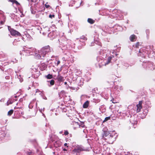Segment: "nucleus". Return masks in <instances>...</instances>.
<instances>
[{"mask_svg": "<svg viewBox=\"0 0 155 155\" xmlns=\"http://www.w3.org/2000/svg\"><path fill=\"white\" fill-rule=\"evenodd\" d=\"M49 45L45 46L42 48L39 51L42 57L44 58L46 54L52 51Z\"/></svg>", "mask_w": 155, "mask_h": 155, "instance_id": "f257e3e1", "label": "nucleus"}, {"mask_svg": "<svg viewBox=\"0 0 155 155\" xmlns=\"http://www.w3.org/2000/svg\"><path fill=\"white\" fill-rule=\"evenodd\" d=\"M117 133L114 131H112L107 138H105V140H107V142L110 143H112L115 140L116 135Z\"/></svg>", "mask_w": 155, "mask_h": 155, "instance_id": "f03ea898", "label": "nucleus"}, {"mask_svg": "<svg viewBox=\"0 0 155 155\" xmlns=\"http://www.w3.org/2000/svg\"><path fill=\"white\" fill-rule=\"evenodd\" d=\"M8 30L10 32V34L12 36L15 37L21 36V34L20 33L14 29L11 28L10 27H8Z\"/></svg>", "mask_w": 155, "mask_h": 155, "instance_id": "7ed1b4c3", "label": "nucleus"}, {"mask_svg": "<svg viewBox=\"0 0 155 155\" xmlns=\"http://www.w3.org/2000/svg\"><path fill=\"white\" fill-rule=\"evenodd\" d=\"M84 150L82 147L80 146H78L73 150L72 152L74 154L75 153H79L81 152Z\"/></svg>", "mask_w": 155, "mask_h": 155, "instance_id": "20e7f679", "label": "nucleus"}, {"mask_svg": "<svg viewBox=\"0 0 155 155\" xmlns=\"http://www.w3.org/2000/svg\"><path fill=\"white\" fill-rule=\"evenodd\" d=\"M142 101H139L138 104L137 105V107L136 111L138 113L140 111L141 109L142 108Z\"/></svg>", "mask_w": 155, "mask_h": 155, "instance_id": "39448f33", "label": "nucleus"}, {"mask_svg": "<svg viewBox=\"0 0 155 155\" xmlns=\"http://www.w3.org/2000/svg\"><path fill=\"white\" fill-rule=\"evenodd\" d=\"M103 130L104 132V133L102 134V137L103 138L104 137H106L107 138L108 136H109L110 133H109L108 131H106L105 129H104Z\"/></svg>", "mask_w": 155, "mask_h": 155, "instance_id": "423d86ee", "label": "nucleus"}, {"mask_svg": "<svg viewBox=\"0 0 155 155\" xmlns=\"http://www.w3.org/2000/svg\"><path fill=\"white\" fill-rule=\"evenodd\" d=\"M58 81L60 82H63L64 81V78L63 76H62L59 75H58L57 76V78Z\"/></svg>", "mask_w": 155, "mask_h": 155, "instance_id": "0eeeda50", "label": "nucleus"}, {"mask_svg": "<svg viewBox=\"0 0 155 155\" xmlns=\"http://www.w3.org/2000/svg\"><path fill=\"white\" fill-rule=\"evenodd\" d=\"M113 57H114L113 56H109L108 57L107 62L105 64V65H106L110 63L111 61L112 58Z\"/></svg>", "mask_w": 155, "mask_h": 155, "instance_id": "6e6552de", "label": "nucleus"}, {"mask_svg": "<svg viewBox=\"0 0 155 155\" xmlns=\"http://www.w3.org/2000/svg\"><path fill=\"white\" fill-rule=\"evenodd\" d=\"M89 104V102L88 101H86L83 104V107L84 108H87Z\"/></svg>", "mask_w": 155, "mask_h": 155, "instance_id": "1a4fd4ad", "label": "nucleus"}, {"mask_svg": "<svg viewBox=\"0 0 155 155\" xmlns=\"http://www.w3.org/2000/svg\"><path fill=\"white\" fill-rule=\"evenodd\" d=\"M136 36L135 35H132L130 36V39L131 41L133 42L134 41V40L136 39Z\"/></svg>", "mask_w": 155, "mask_h": 155, "instance_id": "9d476101", "label": "nucleus"}, {"mask_svg": "<svg viewBox=\"0 0 155 155\" xmlns=\"http://www.w3.org/2000/svg\"><path fill=\"white\" fill-rule=\"evenodd\" d=\"M87 40V38L85 36L83 35L80 37V41L83 42L84 41H86Z\"/></svg>", "mask_w": 155, "mask_h": 155, "instance_id": "9b49d317", "label": "nucleus"}, {"mask_svg": "<svg viewBox=\"0 0 155 155\" xmlns=\"http://www.w3.org/2000/svg\"><path fill=\"white\" fill-rule=\"evenodd\" d=\"M87 21L88 23L91 24H93L95 22V21L91 18H88Z\"/></svg>", "mask_w": 155, "mask_h": 155, "instance_id": "f8f14e48", "label": "nucleus"}, {"mask_svg": "<svg viewBox=\"0 0 155 155\" xmlns=\"http://www.w3.org/2000/svg\"><path fill=\"white\" fill-rule=\"evenodd\" d=\"M35 56L38 59H42V58H41V57H42V55L41 54L40 52L39 51V54H36Z\"/></svg>", "mask_w": 155, "mask_h": 155, "instance_id": "ddd939ff", "label": "nucleus"}, {"mask_svg": "<svg viewBox=\"0 0 155 155\" xmlns=\"http://www.w3.org/2000/svg\"><path fill=\"white\" fill-rule=\"evenodd\" d=\"M14 112V110H11L9 111H8V115L10 116L12 115V114Z\"/></svg>", "mask_w": 155, "mask_h": 155, "instance_id": "4468645a", "label": "nucleus"}, {"mask_svg": "<svg viewBox=\"0 0 155 155\" xmlns=\"http://www.w3.org/2000/svg\"><path fill=\"white\" fill-rule=\"evenodd\" d=\"M46 77L47 79H51L53 78V76L52 74H49L47 76H46Z\"/></svg>", "mask_w": 155, "mask_h": 155, "instance_id": "2eb2a0df", "label": "nucleus"}, {"mask_svg": "<svg viewBox=\"0 0 155 155\" xmlns=\"http://www.w3.org/2000/svg\"><path fill=\"white\" fill-rule=\"evenodd\" d=\"M48 82H50V84L51 85H53L54 84V80L52 79L51 81H48Z\"/></svg>", "mask_w": 155, "mask_h": 155, "instance_id": "dca6fc26", "label": "nucleus"}, {"mask_svg": "<svg viewBox=\"0 0 155 155\" xmlns=\"http://www.w3.org/2000/svg\"><path fill=\"white\" fill-rule=\"evenodd\" d=\"M110 117H107L105 118L103 122H105L110 120Z\"/></svg>", "mask_w": 155, "mask_h": 155, "instance_id": "f3484780", "label": "nucleus"}, {"mask_svg": "<svg viewBox=\"0 0 155 155\" xmlns=\"http://www.w3.org/2000/svg\"><path fill=\"white\" fill-rule=\"evenodd\" d=\"M140 45V43L139 42H137L135 45V47L136 48H138L139 46Z\"/></svg>", "mask_w": 155, "mask_h": 155, "instance_id": "a211bd4d", "label": "nucleus"}, {"mask_svg": "<svg viewBox=\"0 0 155 155\" xmlns=\"http://www.w3.org/2000/svg\"><path fill=\"white\" fill-rule=\"evenodd\" d=\"M111 101H112V103L114 104H116L118 103V102H116V101H114L113 98V99L111 100Z\"/></svg>", "mask_w": 155, "mask_h": 155, "instance_id": "6ab92c4d", "label": "nucleus"}, {"mask_svg": "<svg viewBox=\"0 0 155 155\" xmlns=\"http://www.w3.org/2000/svg\"><path fill=\"white\" fill-rule=\"evenodd\" d=\"M69 134V133L68 131L67 130H65V131L64 133V134L65 135H68Z\"/></svg>", "mask_w": 155, "mask_h": 155, "instance_id": "aec40b11", "label": "nucleus"}, {"mask_svg": "<svg viewBox=\"0 0 155 155\" xmlns=\"http://www.w3.org/2000/svg\"><path fill=\"white\" fill-rule=\"evenodd\" d=\"M13 3H14L15 4H16V5H19V3L16 0H14L13 2Z\"/></svg>", "mask_w": 155, "mask_h": 155, "instance_id": "412c9836", "label": "nucleus"}, {"mask_svg": "<svg viewBox=\"0 0 155 155\" xmlns=\"http://www.w3.org/2000/svg\"><path fill=\"white\" fill-rule=\"evenodd\" d=\"M49 17L50 18H54L55 15H49Z\"/></svg>", "mask_w": 155, "mask_h": 155, "instance_id": "4be33fe9", "label": "nucleus"}, {"mask_svg": "<svg viewBox=\"0 0 155 155\" xmlns=\"http://www.w3.org/2000/svg\"><path fill=\"white\" fill-rule=\"evenodd\" d=\"M5 21V19H4V21H0V24L2 25H3L4 24Z\"/></svg>", "mask_w": 155, "mask_h": 155, "instance_id": "5701e85b", "label": "nucleus"}, {"mask_svg": "<svg viewBox=\"0 0 155 155\" xmlns=\"http://www.w3.org/2000/svg\"><path fill=\"white\" fill-rule=\"evenodd\" d=\"M32 153V151H31L30 150H29V151H28L27 152V154L28 155H30Z\"/></svg>", "mask_w": 155, "mask_h": 155, "instance_id": "b1692460", "label": "nucleus"}, {"mask_svg": "<svg viewBox=\"0 0 155 155\" xmlns=\"http://www.w3.org/2000/svg\"><path fill=\"white\" fill-rule=\"evenodd\" d=\"M45 7L47 8H48L50 7L49 5H47V4H45Z\"/></svg>", "mask_w": 155, "mask_h": 155, "instance_id": "393cba45", "label": "nucleus"}, {"mask_svg": "<svg viewBox=\"0 0 155 155\" xmlns=\"http://www.w3.org/2000/svg\"><path fill=\"white\" fill-rule=\"evenodd\" d=\"M60 63V61H57V66H58Z\"/></svg>", "mask_w": 155, "mask_h": 155, "instance_id": "a878e982", "label": "nucleus"}, {"mask_svg": "<svg viewBox=\"0 0 155 155\" xmlns=\"http://www.w3.org/2000/svg\"><path fill=\"white\" fill-rule=\"evenodd\" d=\"M31 1L32 2H35L37 1V0H31Z\"/></svg>", "mask_w": 155, "mask_h": 155, "instance_id": "bb28decb", "label": "nucleus"}, {"mask_svg": "<svg viewBox=\"0 0 155 155\" xmlns=\"http://www.w3.org/2000/svg\"><path fill=\"white\" fill-rule=\"evenodd\" d=\"M67 143H65L64 144V146H67V147H68V146H67Z\"/></svg>", "mask_w": 155, "mask_h": 155, "instance_id": "cd10ccee", "label": "nucleus"}, {"mask_svg": "<svg viewBox=\"0 0 155 155\" xmlns=\"http://www.w3.org/2000/svg\"><path fill=\"white\" fill-rule=\"evenodd\" d=\"M63 150L64 151H67V150L65 148H64Z\"/></svg>", "mask_w": 155, "mask_h": 155, "instance_id": "c85d7f7f", "label": "nucleus"}, {"mask_svg": "<svg viewBox=\"0 0 155 155\" xmlns=\"http://www.w3.org/2000/svg\"><path fill=\"white\" fill-rule=\"evenodd\" d=\"M137 121H135L134 123V124H137Z\"/></svg>", "mask_w": 155, "mask_h": 155, "instance_id": "c756f323", "label": "nucleus"}, {"mask_svg": "<svg viewBox=\"0 0 155 155\" xmlns=\"http://www.w3.org/2000/svg\"><path fill=\"white\" fill-rule=\"evenodd\" d=\"M19 108V107H14V109H18V108Z\"/></svg>", "mask_w": 155, "mask_h": 155, "instance_id": "7c9ffc66", "label": "nucleus"}, {"mask_svg": "<svg viewBox=\"0 0 155 155\" xmlns=\"http://www.w3.org/2000/svg\"><path fill=\"white\" fill-rule=\"evenodd\" d=\"M14 0H8V1L11 2H13Z\"/></svg>", "mask_w": 155, "mask_h": 155, "instance_id": "2f4dec72", "label": "nucleus"}, {"mask_svg": "<svg viewBox=\"0 0 155 155\" xmlns=\"http://www.w3.org/2000/svg\"><path fill=\"white\" fill-rule=\"evenodd\" d=\"M64 84H67V82H65L64 83Z\"/></svg>", "mask_w": 155, "mask_h": 155, "instance_id": "473e14b6", "label": "nucleus"}, {"mask_svg": "<svg viewBox=\"0 0 155 155\" xmlns=\"http://www.w3.org/2000/svg\"><path fill=\"white\" fill-rule=\"evenodd\" d=\"M38 91H39V90L38 89H37L36 90V92H37Z\"/></svg>", "mask_w": 155, "mask_h": 155, "instance_id": "72a5a7b5", "label": "nucleus"}, {"mask_svg": "<svg viewBox=\"0 0 155 155\" xmlns=\"http://www.w3.org/2000/svg\"><path fill=\"white\" fill-rule=\"evenodd\" d=\"M139 52H140V50H139Z\"/></svg>", "mask_w": 155, "mask_h": 155, "instance_id": "f704fd0d", "label": "nucleus"}, {"mask_svg": "<svg viewBox=\"0 0 155 155\" xmlns=\"http://www.w3.org/2000/svg\"><path fill=\"white\" fill-rule=\"evenodd\" d=\"M147 31L148 32H149V31H148V30H147V31Z\"/></svg>", "mask_w": 155, "mask_h": 155, "instance_id": "c9c22d12", "label": "nucleus"}, {"mask_svg": "<svg viewBox=\"0 0 155 155\" xmlns=\"http://www.w3.org/2000/svg\"><path fill=\"white\" fill-rule=\"evenodd\" d=\"M8 36H10V35H9V34H8Z\"/></svg>", "mask_w": 155, "mask_h": 155, "instance_id": "e433bc0d", "label": "nucleus"}]
</instances>
